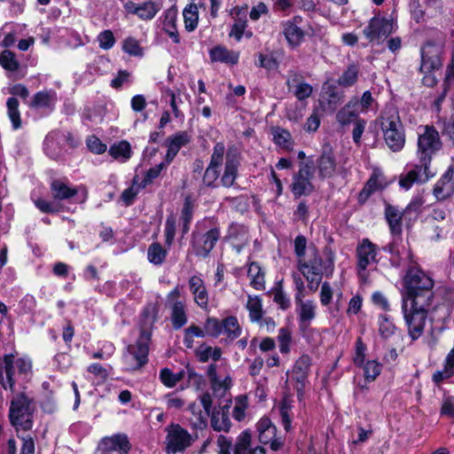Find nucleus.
Here are the masks:
<instances>
[{"mask_svg": "<svg viewBox=\"0 0 454 454\" xmlns=\"http://www.w3.org/2000/svg\"><path fill=\"white\" fill-rule=\"evenodd\" d=\"M221 239V228L214 218L198 221L191 233L188 253L200 260L208 258Z\"/></svg>", "mask_w": 454, "mask_h": 454, "instance_id": "1", "label": "nucleus"}, {"mask_svg": "<svg viewBox=\"0 0 454 454\" xmlns=\"http://www.w3.org/2000/svg\"><path fill=\"white\" fill-rule=\"evenodd\" d=\"M240 164V153L236 148H228L225 153L223 175L220 176L221 168L207 165L202 176V184L210 189H215L220 185L224 188L239 189V185L237 184V179Z\"/></svg>", "mask_w": 454, "mask_h": 454, "instance_id": "2", "label": "nucleus"}, {"mask_svg": "<svg viewBox=\"0 0 454 454\" xmlns=\"http://www.w3.org/2000/svg\"><path fill=\"white\" fill-rule=\"evenodd\" d=\"M52 200L37 198L33 200L35 207L43 214L58 215L70 212V207L63 202L72 200L78 194L77 186L72 185L67 177L52 178L49 183Z\"/></svg>", "mask_w": 454, "mask_h": 454, "instance_id": "3", "label": "nucleus"}, {"mask_svg": "<svg viewBox=\"0 0 454 454\" xmlns=\"http://www.w3.org/2000/svg\"><path fill=\"white\" fill-rule=\"evenodd\" d=\"M445 56L443 43L434 40L426 41L420 48L419 72L423 74L422 83L433 88L437 84L438 79L434 73L442 69Z\"/></svg>", "mask_w": 454, "mask_h": 454, "instance_id": "4", "label": "nucleus"}, {"mask_svg": "<svg viewBox=\"0 0 454 454\" xmlns=\"http://www.w3.org/2000/svg\"><path fill=\"white\" fill-rule=\"evenodd\" d=\"M434 280L420 268L410 267L403 277L404 294L403 300L410 302H432L434 299Z\"/></svg>", "mask_w": 454, "mask_h": 454, "instance_id": "5", "label": "nucleus"}, {"mask_svg": "<svg viewBox=\"0 0 454 454\" xmlns=\"http://www.w3.org/2000/svg\"><path fill=\"white\" fill-rule=\"evenodd\" d=\"M423 132L418 134L416 154L419 163L424 166V182L434 176L430 170L434 157L442 149V142L438 130L434 125L419 126Z\"/></svg>", "mask_w": 454, "mask_h": 454, "instance_id": "6", "label": "nucleus"}, {"mask_svg": "<svg viewBox=\"0 0 454 454\" xmlns=\"http://www.w3.org/2000/svg\"><path fill=\"white\" fill-rule=\"evenodd\" d=\"M376 122L381 129L387 147L394 153L400 152L405 145L406 137L398 111L395 108L383 110Z\"/></svg>", "mask_w": 454, "mask_h": 454, "instance_id": "7", "label": "nucleus"}, {"mask_svg": "<svg viewBox=\"0 0 454 454\" xmlns=\"http://www.w3.org/2000/svg\"><path fill=\"white\" fill-rule=\"evenodd\" d=\"M324 260L315 247L308 261L304 258L297 260V269L301 275L331 278L334 270L335 254L330 247L324 248Z\"/></svg>", "mask_w": 454, "mask_h": 454, "instance_id": "8", "label": "nucleus"}, {"mask_svg": "<svg viewBox=\"0 0 454 454\" xmlns=\"http://www.w3.org/2000/svg\"><path fill=\"white\" fill-rule=\"evenodd\" d=\"M431 305L429 301L414 303L403 300L402 310L411 340H418L423 334Z\"/></svg>", "mask_w": 454, "mask_h": 454, "instance_id": "9", "label": "nucleus"}, {"mask_svg": "<svg viewBox=\"0 0 454 454\" xmlns=\"http://www.w3.org/2000/svg\"><path fill=\"white\" fill-rule=\"evenodd\" d=\"M34 399L25 392L16 394L10 403L9 419L13 427L20 426L24 431L33 427V414L35 412Z\"/></svg>", "mask_w": 454, "mask_h": 454, "instance_id": "10", "label": "nucleus"}, {"mask_svg": "<svg viewBox=\"0 0 454 454\" xmlns=\"http://www.w3.org/2000/svg\"><path fill=\"white\" fill-rule=\"evenodd\" d=\"M381 251L377 244L373 243L370 239L364 238L356 248V270L359 279L363 283H366L369 278L368 267L370 264H379L380 257H378Z\"/></svg>", "mask_w": 454, "mask_h": 454, "instance_id": "11", "label": "nucleus"}, {"mask_svg": "<svg viewBox=\"0 0 454 454\" xmlns=\"http://www.w3.org/2000/svg\"><path fill=\"white\" fill-rule=\"evenodd\" d=\"M298 167L299 169L293 174L292 183L289 185L290 192L294 199L309 196L315 190L311 182L315 173L314 160L309 158L306 161H300Z\"/></svg>", "mask_w": 454, "mask_h": 454, "instance_id": "12", "label": "nucleus"}, {"mask_svg": "<svg viewBox=\"0 0 454 454\" xmlns=\"http://www.w3.org/2000/svg\"><path fill=\"white\" fill-rule=\"evenodd\" d=\"M151 340V336L139 333L136 342L126 347L123 360L129 365V370L138 371L148 364Z\"/></svg>", "mask_w": 454, "mask_h": 454, "instance_id": "13", "label": "nucleus"}, {"mask_svg": "<svg viewBox=\"0 0 454 454\" xmlns=\"http://www.w3.org/2000/svg\"><path fill=\"white\" fill-rule=\"evenodd\" d=\"M397 29V23L392 19L375 15L370 19L368 25L363 29V34L371 43H378L387 39Z\"/></svg>", "mask_w": 454, "mask_h": 454, "instance_id": "14", "label": "nucleus"}, {"mask_svg": "<svg viewBox=\"0 0 454 454\" xmlns=\"http://www.w3.org/2000/svg\"><path fill=\"white\" fill-rule=\"evenodd\" d=\"M381 251L390 255L388 262L390 266L395 269L401 268L405 259H408L410 262L413 261L412 251L410 248L405 249L402 236L392 237L387 245L381 247Z\"/></svg>", "mask_w": 454, "mask_h": 454, "instance_id": "15", "label": "nucleus"}, {"mask_svg": "<svg viewBox=\"0 0 454 454\" xmlns=\"http://www.w3.org/2000/svg\"><path fill=\"white\" fill-rule=\"evenodd\" d=\"M192 438L190 433L179 424H171L167 435V450L177 453L191 446Z\"/></svg>", "mask_w": 454, "mask_h": 454, "instance_id": "16", "label": "nucleus"}, {"mask_svg": "<svg viewBox=\"0 0 454 454\" xmlns=\"http://www.w3.org/2000/svg\"><path fill=\"white\" fill-rule=\"evenodd\" d=\"M123 8L127 13L136 15L142 20H151L160 11L161 4L153 0H148L141 4L128 1L123 4Z\"/></svg>", "mask_w": 454, "mask_h": 454, "instance_id": "17", "label": "nucleus"}, {"mask_svg": "<svg viewBox=\"0 0 454 454\" xmlns=\"http://www.w3.org/2000/svg\"><path fill=\"white\" fill-rule=\"evenodd\" d=\"M159 312L160 306L158 302L150 301L145 303L139 314V333L152 337L154 325L159 320Z\"/></svg>", "mask_w": 454, "mask_h": 454, "instance_id": "18", "label": "nucleus"}, {"mask_svg": "<svg viewBox=\"0 0 454 454\" xmlns=\"http://www.w3.org/2000/svg\"><path fill=\"white\" fill-rule=\"evenodd\" d=\"M384 215L389 228V233L392 237L402 236L403 233V211H400L396 206H393L387 201H384Z\"/></svg>", "mask_w": 454, "mask_h": 454, "instance_id": "19", "label": "nucleus"}, {"mask_svg": "<svg viewBox=\"0 0 454 454\" xmlns=\"http://www.w3.org/2000/svg\"><path fill=\"white\" fill-rule=\"evenodd\" d=\"M433 195L438 201L445 200L454 194V175L446 169L433 187Z\"/></svg>", "mask_w": 454, "mask_h": 454, "instance_id": "20", "label": "nucleus"}, {"mask_svg": "<svg viewBox=\"0 0 454 454\" xmlns=\"http://www.w3.org/2000/svg\"><path fill=\"white\" fill-rule=\"evenodd\" d=\"M433 195L438 201L445 200L454 194V175L446 169L433 187Z\"/></svg>", "mask_w": 454, "mask_h": 454, "instance_id": "21", "label": "nucleus"}, {"mask_svg": "<svg viewBox=\"0 0 454 454\" xmlns=\"http://www.w3.org/2000/svg\"><path fill=\"white\" fill-rule=\"evenodd\" d=\"M212 63H223L228 66H235L239 61V51L229 50L223 44H217L208 51Z\"/></svg>", "mask_w": 454, "mask_h": 454, "instance_id": "22", "label": "nucleus"}, {"mask_svg": "<svg viewBox=\"0 0 454 454\" xmlns=\"http://www.w3.org/2000/svg\"><path fill=\"white\" fill-rule=\"evenodd\" d=\"M190 292L193 295L194 302L202 309L208 308V293L204 280L197 275L192 276L188 280Z\"/></svg>", "mask_w": 454, "mask_h": 454, "instance_id": "23", "label": "nucleus"}, {"mask_svg": "<svg viewBox=\"0 0 454 454\" xmlns=\"http://www.w3.org/2000/svg\"><path fill=\"white\" fill-rule=\"evenodd\" d=\"M358 98L353 97L336 113V121L341 127H346L354 123L356 119H360L358 112Z\"/></svg>", "mask_w": 454, "mask_h": 454, "instance_id": "24", "label": "nucleus"}, {"mask_svg": "<svg viewBox=\"0 0 454 454\" xmlns=\"http://www.w3.org/2000/svg\"><path fill=\"white\" fill-rule=\"evenodd\" d=\"M314 163L321 180L333 176L336 170V159L332 150L324 151Z\"/></svg>", "mask_w": 454, "mask_h": 454, "instance_id": "25", "label": "nucleus"}, {"mask_svg": "<svg viewBox=\"0 0 454 454\" xmlns=\"http://www.w3.org/2000/svg\"><path fill=\"white\" fill-rule=\"evenodd\" d=\"M233 454H266V450L262 446L252 447V434L246 429L237 437Z\"/></svg>", "mask_w": 454, "mask_h": 454, "instance_id": "26", "label": "nucleus"}, {"mask_svg": "<svg viewBox=\"0 0 454 454\" xmlns=\"http://www.w3.org/2000/svg\"><path fill=\"white\" fill-rule=\"evenodd\" d=\"M3 363L4 366L0 363V384L4 389L9 388L11 391H13L16 383L14 380V355H4Z\"/></svg>", "mask_w": 454, "mask_h": 454, "instance_id": "27", "label": "nucleus"}, {"mask_svg": "<svg viewBox=\"0 0 454 454\" xmlns=\"http://www.w3.org/2000/svg\"><path fill=\"white\" fill-rule=\"evenodd\" d=\"M323 97L325 99L326 106L323 101H319L323 108H327L330 111H335L338 106L342 102L344 98L343 91L338 90L335 84L329 83L328 82L323 84Z\"/></svg>", "mask_w": 454, "mask_h": 454, "instance_id": "28", "label": "nucleus"}, {"mask_svg": "<svg viewBox=\"0 0 454 454\" xmlns=\"http://www.w3.org/2000/svg\"><path fill=\"white\" fill-rule=\"evenodd\" d=\"M101 441L113 453L129 454L131 450V443L126 434L117 433L111 436H105Z\"/></svg>", "mask_w": 454, "mask_h": 454, "instance_id": "29", "label": "nucleus"}, {"mask_svg": "<svg viewBox=\"0 0 454 454\" xmlns=\"http://www.w3.org/2000/svg\"><path fill=\"white\" fill-rule=\"evenodd\" d=\"M282 25V34L284 35L287 46L291 50L299 48L305 40L306 32L301 27Z\"/></svg>", "mask_w": 454, "mask_h": 454, "instance_id": "30", "label": "nucleus"}, {"mask_svg": "<svg viewBox=\"0 0 454 454\" xmlns=\"http://www.w3.org/2000/svg\"><path fill=\"white\" fill-rule=\"evenodd\" d=\"M56 101L57 93L54 90H40L33 96V98L29 102V106L34 109L43 108L52 110Z\"/></svg>", "mask_w": 454, "mask_h": 454, "instance_id": "31", "label": "nucleus"}, {"mask_svg": "<svg viewBox=\"0 0 454 454\" xmlns=\"http://www.w3.org/2000/svg\"><path fill=\"white\" fill-rule=\"evenodd\" d=\"M270 134L272 141L277 146L288 152L293 151L294 141L288 129L276 126L271 128Z\"/></svg>", "mask_w": 454, "mask_h": 454, "instance_id": "32", "label": "nucleus"}, {"mask_svg": "<svg viewBox=\"0 0 454 454\" xmlns=\"http://www.w3.org/2000/svg\"><path fill=\"white\" fill-rule=\"evenodd\" d=\"M247 276L250 278V286L258 291L265 289V272L260 262H251L248 263Z\"/></svg>", "mask_w": 454, "mask_h": 454, "instance_id": "33", "label": "nucleus"}, {"mask_svg": "<svg viewBox=\"0 0 454 454\" xmlns=\"http://www.w3.org/2000/svg\"><path fill=\"white\" fill-rule=\"evenodd\" d=\"M192 140L191 132L179 130L168 137L164 142L166 147H169L179 153L181 148L187 146Z\"/></svg>", "mask_w": 454, "mask_h": 454, "instance_id": "34", "label": "nucleus"}, {"mask_svg": "<svg viewBox=\"0 0 454 454\" xmlns=\"http://www.w3.org/2000/svg\"><path fill=\"white\" fill-rule=\"evenodd\" d=\"M360 74V66L357 63L352 62L343 73L337 79V84L343 88H349L354 86L357 81Z\"/></svg>", "mask_w": 454, "mask_h": 454, "instance_id": "35", "label": "nucleus"}, {"mask_svg": "<svg viewBox=\"0 0 454 454\" xmlns=\"http://www.w3.org/2000/svg\"><path fill=\"white\" fill-rule=\"evenodd\" d=\"M303 299L294 300L297 320H314L317 317V305L312 300L304 301Z\"/></svg>", "mask_w": 454, "mask_h": 454, "instance_id": "36", "label": "nucleus"}, {"mask_svg": "<svg viewBox=\"0 0 454 454\" xmlns=\"http://www.w3.org/2000/svg\"><path fill=\"white\" fill-rule=\"evenodd\" d=\"M170 318L172 327L175 330L181 329L187 323V315L185 312V307L183 301H176L171 307Z\"/></svg>", "mask_w": 454, "mask_h": 454, "instance_id": "37", "label": "nucleus"}, {"mask_svg": "<svg viewBox=\"0 0 454 454\" xmlns=\"http://www.w3.org/2000/svg\"><path fill=\"white\" fill-rule=\"evenodd\" d=\"M229 405L226 404L223 408V412L220 414L219 411L213 412L211 415V427L215 431L217 432H229L231 427V422L228 415Z\"/></svg>", "mask_w": 454, "mask_h": 454, "instance_id": "38", "label": "nucleus"}, {"mask_svg": "<svg viewBox=\"0 0 454 454\" xmlns=\"http://www.w3.org/2000/svg\"><path fill=\"white\" fill-rule=\"evenodd\" d=\"M184 28L187 32H193L199 24V10L194 3L187 4L183 10Z\"/></svg>", "mask_w": 454, "mask_h": 454, "instance_id": "39", "label": "nucleus"}, {"mask_svg": "<svg viewBox=\"0 0 454 454\" xmlns=\"http://www.w3.org/2000/svg\"><path fill=\"white\" fill-rule=\"evenodd\" d=\"M20 101L15 97H10L6 101L7 115L12 122V127L14 130L21 128L22 121L19 109Z\"/></svg>", "mask_w": 454, "mask_h": 454, "instance_id": "40", "label": "nucleus"}, {"mask_svg": "<svg viewBox=\"0 0 454 454\" xmlns=\"http://www.w3.org/2000/svg\"><path fill=\"white\" fill-rule=\"evenodd\" d=\"M424 172V166L419 163L416 164L406 174L402 175L399 179L400 187L404 190H410L415 183L421 182L420 174Z\"/></svg>", "mask_w": 454, "mask_h": 454, "instance_id": "41", "label": "nucleus"}, {"mask_svg": "<svg viewBox=\"0 0 454 454\" xmlns=\"http://www.w3.org/2000/svg\"><path fill=\"white\" fill-rule=\"evenodd\" d=\"M241 332V327L235 316H228L222 319V333L226 334L231 340L239 338Z\"/></svg>", "mask_w": 454, "mask_h": 454, "instance_id": "42", "label": "nucleus"}, {"mask_svg": "<svg viewBox=\"0 0 454 454\" xmlns=\"http://www.w3.org/2000/svg\"><path fill=\"white\" fill-rule=\"evenodd\" d=\"M311 357L308 354L301 355L294 363L293 372L296 375V380L303 382L308 377L310 366Z\"/></svg>", "mask_w": 454, "mask_h": 454, "instance_id": "43", "label": "nucleus"}, {"mask_svg": "<svg viewBox=\"0 0 454 454\" xmlns=\"http://www.w3.org/2000/svg\"><path fill=\"white\" fill-rule=\"evenodd\" d=\"M273 294V301L278 305L281 310H286L291 307V301L288 295L284 292L283 279L277 281L275 286L270 291Z\"/></svg>", "mask_w": 454, "mask_h": 454, "instance_id": "44", "label": "nucleus"}, {"mask_svg": "<svg viewBox=\"0 0 454 454\" xmlns=\"http://www.w3.org/2000/svg\"><path fill=\"white\" fill-rule=\"evenodd\" d=\"M247 309L252 322H259L263 316L262 300L259 295L248 296Z\"/></svg>", "mask_w": 454, "mask_h": 454, "instance_id": "45", "label": "nucleus"}, {"mask_svg": "<svg viewBox=\"0 0 454 454\" xmlns=\"http://www.w3.org/2000/svg\"><path fill=\"white\" fill-rule=\"evenodd\" d=\"M168 251L159 242L151 244L147 250V258L154 265H161L166 260Z\"/></svg>", "mask_w": 454, "mask_h": 454, "instance_id": "46", "label": "nucleus"}, {"mask_svg": "<svg viewBox=\"0 0 454 454\" xmlns=\"http://www.w3.org/2000/svg\"><path fill=\"white\" fill-rule=\"evenodd\" d=\"M109 154L115 160L122 158L127 160L132 155L131 145L129 141L121 140L110 146Z\"/></svg>", "mask_w": 454, "mask_h": 454, "instance_id": "47", "label": "nucleus"}, {"mask_svg": "<svg viewBox=\"0 0 454 454\" xmlns=\"http://www.w3.org/2000/svg\"><path fill=\"white\" fill-rule=\"evenodd\" d=\"M378 323L379 333L382 339L387 340L395 334L396 326L391 320L390 316L386 314L380 315Z\"/></svg>", "mask_w": 454, "mask_h": 454, "instance_id": "48", "label": "nucleus"}, {"mask_svg": "<svg viewBox=\"0 0 454 454\" xmlns=\"http://www.w3.org/2000/svg\"><path fill=\"white\" fill-rule=\"evenodd\" d=\"M361 368L364 370V381L372 382L381 373L382 365L376 360H368Z\"/></svg>", "mask_w": 454, "mask_h": 454, "instance_id": "49", "label": "nucleus"}, {"mask_svg": "<svg viewBox=\"0 0 454 454\" xmlns=\"http://www.w3.org/2000/svg\"><path fill=\"white\" fill-rule=\"evenodd\" d=\"M0 65L4 69L11 72H15L20 67L15 54L9 50H4L0 53Z\"/></svg>", "mask_w": 454, "mask_h": 454, "instance_id": "50", "label": "nucleus"}, {"mask_svg": "<svg viewBox=\"0 0 454 454\" xmlns=\"http://www.w3.org/2000/svg\"><path fill=\"white\" fill-rule=\"evenodd\" d=\"M176 232V216L171 214L167 216L164 228L165 244L170 247L175 240Z\"/></svg>", "mask_w": 454, "mask_h": 454, "instance_id": "51", "label": "nucleus"}, {"mask_svg": "<svg viewBox=\"0 0 454 454\" xmlns=\"http://www.w3.org/2000/svg\"><path fill=\"white\" fill-rule=\"evenodd\" d=\"M367 346L364 342L362 337H357L355 342V355L353 356V364L356 367L361 368L366 357Z\"/></svg>", "mask_w": 454, "mask_h": 454, "instance_id": "52", "label": "nucleus"}, {"mask_svg": "<svg viewBox=\"0 0 454 454\" xmlns=\"http://www.w3.org/2000/svg\"><path fill=\"white\" fill-rule=\"evenodd\" d=\"M122 51L129 56L142 57L144 55V51L139 42L132 36H129L123 41Z\"/></svg>", "mask_w": 454, "mask_h": 454, "instance_id": "53", "label": "nucleus"}, {"mask_svg": "<svg viewBox=\"0 0 454 454\" xmlns=\"http://www.w3.org/2000/svg\"><path fill=\"white\" fill-rule=\"evenodd\" d=\"M207 336L217 338L222 334V320L214 317H207L204 323Z\"/></svg>", "mask_w": 454, "mask_h": 454, "instance_id": "54", "label": "nucleus"}, {"mask_svg": "<svg viewBox=\"0 0 454 454\" xmlns=\"http://www.w3.org/2000/svg\"><path fill=\"white\" fill-rule=\"evenodd\" d=\"M423 200L421 198H414L410 203L406 206V207L403 210L405 215V218L411 220H417L419 215L421 212V208L423 206Z\"/></svg>", "mask_w": 454, "mask_h": 454, "instance_id": "55", "label": "nucleus"}, {"mask_svg": "<svg viewBox=\"0 0 454 454\" xmlns=\"http://www.w3.org/2000/svg\"><path fill=\"white\" fill-rule=\"evenodd\" d=\"M225 145L223 142H217L213 148L208 165L221 168L223 163Z\"/></svg>", "mask_w": 454, "mask_h": 454, "instance_id": "56", "label": "nucleus"}, {"mask_svg": "<svg viewBox=\"0 0 454 454\" xmlns=\"http://www.w3.org/2000/svg\"><path fill=\"white\" fill-rule=\"evenodd\" d=\"M194 200L191 195H186L184 199L179 221L192 222L194 214Z\"/></svg>", "mask_w": 454, "mask_h": 454, "instance_id": "57", "label": "nucleus"}, {"mask_svg": "<svg viewBox=\"0 0 454 454\" xmlns=\"http://www.w3.org/2000/svg\"><path fill=\"white\" fill-rule=\"evenodd\" d=\"M278 341L279 351L282 354H287L290 352V344L292 341L291 331L286 327H281L278 331Z\"/></svg>", "mask_w": 454, "mask_h": 454, "instance_id": "58", "label": "nucleus"}, {"mask_svg": "<svg viewBox=\"0 0 454 454\" xmlns=\"http://www.w3.org/2000/svg\"><path fill=\"white\" fill-rule=\"evenodd\" d=\"M255 66L268 71H272L278 68L279 63L276 58L260 52L257 54Z\"/></svg>", "mask_w": 454, "mask_h": 454, "instance_id": "59", "label": "nucleus"}, {"mask_svg": "<svg viewBox=\"0 0 454 454\" xmlns=\"http://www.w3.org/2000/svg\"><path fill=\"white\" fill-rule=\"evenodd\" d=\"M247 27V18H239L232 24L231 27V31L229 33L230 37H233L236 42L239 43L245 35V30Z\"/></svg>", "mask_w": 454, "mask_h": 454, "instance_id": "60", "label": "nucleus"}, {"mask_svg": "<svg viewBox=\"0 0 454 454\" xmlns=\"http://www.w3.org/2000/svg\"><path fill=\"white\" fill-rule=\"evenodd\" d=\"M176 20H177V9L176 6H171L167 9L163 13V20H162V30L163 32L166 29H174L176 28Z\"/></svg>", "mask_w": 454, "mask_h": 454, "instance_id": "61", "label": "nucleus"}, {"mask_svg": "<svg viewBox=\"0 0 454 454\" xmlns=\"http://www.w3.org/2000/svg\"><path fill=\"white\" fill-rule=\"evenodd\" d=\"M246 233L247 229L244 224L231 222L228 226L225 239L232 241L239 240L246 235Z\"/></svg>", "mask_w": 454, "mask_h": 454, "instance_id": "62", "label": "nucleus"}, {"mask_svg": "<svg viewBox=\"0 0 454 454\" xmlns=\"http://www.w3.org/2000/svg\"><path fill=\"white\" fill-rule=\"evenodd\" d=\"M98 42L101 49L110 50L114 46L116 40L113 31L106 29L98 34Z\"/></svg>", "mask_w": 454, "mask_h": 454, "instance_id": "63", "label": "nucleus"}, {"mask_svg": "<svg viewBox=\"0 0 454 454\" xmlns=\"http://www.w3.org/2000/svg\"><path fill=\"white\" fill-rule=\"evenodd\" d=\"M86 145L89 151L95 154H102L107 150L106 145L95 135H90L86 138Z\"/></svg>", "mask_w": 454, "mask_h": 454, "instance_id": "64", "label": "nucleus"}]
</instances>
